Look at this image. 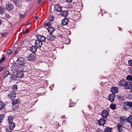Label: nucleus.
I'll return each mask as SVG.
<instances>
[{
    "label": "nucleus",
    "instance_id": "58",
    "mask_svg": "<svg viewBox=\"0 0 132 132\" xmlns=\"http://www.w3.org/2000/svg\"><path fill=\"white\" fill-rule=\"evenodd\" d=\"M131 123V127H132V122L131 123Z\"/></svg>",
    "mask_w": 132,
    "mask_h": 132
},
{
    "label": "nucleus",
    "instance_id": "3",
    "mask_svg": "<svg viewBox=\"0 0 132 132\" xmlns=\"http://www.w3.org/2000/svg\"><path fill=\"white\" fill-rule=\"evenodd\" d=\"M27 58L29 60L31 61H35L36 59V56L34 53H32L30 54Z\"/></svg>",
    "mask_w": 132,
    "mask_h": 132
},
{
    "label": "nucleus",
    "instance_id": "28",
    "mask_svg": "<svg viewBox=\"0 0 132 132\" xmlns=\"http://www.w3.org/2000/svg\"><path fill=\"white\" fill-rule=\"evenodd\" d=\"M19 100H20L18 98L16 99L14 101H12V105H15L16 104L18 103L19 102Z\"/></svg>",
    "mask_w": 132,
    "mask_h": 132
},
{
    "label": "nucleus",
    "instance_id": "25",
    "mask_svg": "<svg viewBox=\"0 0 132 132\" xmlns=\"http://www.w3.org/2000/svg\"><path fill=\"white\" fill-rule=\"evenodd\" d=\"M127 121L129 123L132 122V115H130L127 119Z\"/></svg>",
    "mask_w": 132,
    "mask_h": 132
},
{
    "label": "nucleus",
    "instance_id": "10",
    "mask_svg": "<svg viewBox=\"0 0 132 132\" xmlns=\"http://www.w3.org/2000/svg\"><path fill=\"white\" fill-rule=\"evenodd\" d=\"M115 95L113 94H110L108 97V99L111 102H113L115 98Z\"/></svg>",
    "mask_w": 132,
    "mask_h": 132
},
{
    "label": "nucleus",
    "instance_id": "13",
    "mask_svg": "<svg viewBox=\"0 0 132 132\" xmlns=\"http://www.w3.org/2000/svg\"><path fill=\"white\" fill-rule=\"evenodd\" d=\"M99 125L103 126L106 122V120L103 118H101L98 121Z\"/></svg>",
    "mask_w": 132,
    "mask_h": 132
},
{
    "label": "nucleus",
    "instance_id": "63",
    "mask_svg": "<svg viewBox=\"0 0 132 132\" xmlns=\"http://www.w3.org/2000/svg\"><path fill=\"white\" fill-rule=\"evenodd\" d=\"M52 0H50V1H52Z\"/></svg>",
    "mask_w": 132,
    "mask_h": 132
},
{
    "label": "nucleus",
    "instance_id": "19",
    "mask_svg": "<svg viewBox=\"0 0 132 132\" xmlns=\"http://www.w3.org/2000/svg\"><path fill=\"white\" fill-rule=\"evenodd\" d=\"M16 76L14 74H11L10 76V79L11 81L14 80L16 79Z\"/></svg>",
    "mask_w": 132,
    "mask_h": 132
},
{
    "label": "nucleus",
    "instance_id": "54",
    "mask_svg": "<svg viewBox=\"0 0 132 132\" xmlns=\"http://www.w3.org/2000/svg\"><path fill=\"white\" fill-rule=\"evenodd\" d=\"M64 116H65L64 115V116H62V117H61V118H62L63 117H64Z\"/></svg>",
    "mask_w": 132,
    "mask_h": 132
},
{
    "label": "nucleus",
    "instance_id": "8",
    "mask_svg": "<svg viewBox=\"0 0 132 132\" xmlns=\"http://www.w3.org/2000/svg\"><path fill=\"white\" fill-rule=\"evenodd\" d=\"M124 86L126 89H132V83L129 82H125Z\"/></svg>",
    "mask_w": 132,
    "mask_h": 132
},
{
    "label": "nucleus",
    "instance_id": "35",
    "mask_svg": "<svg viewBox=\"0 0 132 132\" xmlns=\"http://www.w3.org/2000/svg\"><path fill=\"white\" fill-rule=\"evenodd\" d=\"M75 105V103L73 102H70L69 104V106L70 107L74 106Z\"/></svg>",
    "mask_w": 132,
    "mask_h": 132
},
{
    "label": "nucleus",
    "instance_id": "31",
    "mask_svg": "<svg viewBox=\"0 0 132 132\" xmlns=\"http://www.w3.org/2000/svg\"><path fill=\"white\" fill-rule=\"evenodd\" d=\"M126 78L127 80L128 81H132V76L131 75H128Z\"/></svg>",
    "mask_w": 132,
    "mask_h": 132
},
{
    "label": "nucleus",
    "instance_id": "46",
    "mask_svg": "<svg viewBox=\"0 0 132 132\" xmlns=\"http://www.w3.org/2000/svg\"><path fill=\"white\" fill-rule=\"evenodd\" d=\"M5 17L8 19H10V15L9 14H6V16H5Z\"/></svg>",
    "mask_w": 132,
    "mask_h": 132
},
{
    "label": "nucleus",
    "instance_id": "44",
    "mask_svg": "<svg viewBox=\"0 0 132 132\" xmlns=\"http://www.w3.org/2000/svg\"><path fill=\"white\" fill-rule=\"evenodd\" d=\"M7 34L6 32H5L4 33H2L1 34V36L2 37H3L4 36H6L7 35Z\"/></svg>",
    "mask_w": 132,
    "mask_h": 132
},
{
    "label": "nucleus",
    "instance_id": "34",
    "mask_svg": "<svg viewBox=\"0 0 132 132\" xmlns=\"http://www.w3.org/2000/svg\"><path fill=\"white\" fill-rule=\"evenodd\" d=\"M4 117V115L2 114L0 116V122H3V119Z\"/></svg>",
    "mask_w": 132,
    "mask_h": 132
},
{
    "label": "nucleus",
    "instance_id": "37",
    "mask_svg": "<svg viewBox=\"0 0 132 132\" xmlns=\"http://www.w3.org/2000/svg\"><path fill=\"white\" fill-rule=\"evenodd\" d=\"M12 108L13 109V110H15V109L19 108V106L18 105H16L15 106V105H13Z\"/></svg>",
    "mask_w": 132,
    "mask_h": 132
},
{
    "label": "nucleus",
    "instance_id": "21",
    "mask_svg": "<svg viewBox=\"0 0 132 132\" xmlns=\"http://www.w3.org/2000/svg\"><path fill=\"white\" fill-rule=\"evenodd\" d=\"M127 106H128L130 110H132V102H127L125 103Z\"/></svg>",
    "mask_w": 132,
    "mask_h": 132
},
{
    "label": "nucleus",
    "instance_id": "7",
    "mask_svg": "<svg viewBox=\"0 0 132 132\" xmlns=\"http://www.w3.org/2000/svg\"><path fill=\"white\" fill-rule=\"evenodd\" d=\"M101 115L104 118H106L109 115V112L107 110H104L101 112Z\"/></svg>",
    "mask_w": 132,
    "mask_h": 132
},
{
    "label": "nucleus",
    "instance_id": "55",
    "mask_svg": "<svg viewBox=\"0 0 132 132\" xmlns=\"http://www.w3.org/2000/svg\"><path fill=\"white\" fill-rule=\"evenodd\" d=\"M121 30V28H119V30Z\"/></svg>",
    "mask_w": 132,
    "mask_h": 132
},
{
    "label": "nucleus",
    "instance_id": "52",
    "mask_svg": "<svg viewBox=\"0 0 132 132\" xmlns=\"http://www.w3.org/2000/svg\"><path fill=\"white\" fill-rule=\"evenodd\" d=\"M2 21L0 19V25L2 24Z\"/></svg>",
    "mask_w": 132,
    "mask_h": 132
},
{
    "label": "nucleus",
    "instance_id": "2",
    "mask_svg": "<svg viewBox=\"0 0 132 132\" xmlns=\"http://www.w3.org/2000/svg\"><path fill=\"white\" fill-rule=\"evenodd\" d=\"M120 122L121 123H119L117 125V128L118 132H121L122 131L123 128V125L122 124L123 121H124V116H121L120 118Z\"/></svg>",
    "mask_w": 132,
    "mask_h": 132
},
{
    "label": "nucleus",
    "instance_id": "29",
    "mask_svg": "<svg viewBox=\"0 0 132 132\" xmlns=\"http://www.w3.org/2000/svg\"><path fill=\"white\" fill-rule=\"evenodd\" d=\"M112 128L106 127L104 130V132H111Z\"/></svg>",
    "mask_w": 132,
    "mask_h": 132
},
{
    "label": "nucleus",
    "instance_id": "61",
    "mask_svg": "<svg viewBox=\"0 0 132 132\" xmlns=\"http://www.w3.org/2000/svg\"><path fill=\"white\" fill-rule=\"evenodd\" d=\"M75 88H73V89H75Z\"/></svg>",
    "mask_w": 132,
    "mask_h": 132
},
{
    "label": "nucleus",
    "instance_id": "56",
    "mask_svg": "<svg viewBox=\"0 0 132 132\" xmlns=\"http://www.w3.org/2000/svg\"><path fill=\"white\" fill-rule=\"evenodd\" d=\"M126 108H126L125 107H124V109H125V110H126Z\"/></svg>",
    "mask_w": 132,
    "mask_h": 132
},
{
    "label": "nucleus",
    "instance_id": "62",
    "mask_svg": "<svg viewBox=\"0 0 132 132\" xmlns=\"http://www.w3.org/2000/svg\"><path fill=\"white\" fill-rule=\"evenodd\" d=\"M125 81H124V82H125Z\"/></svg>",
    "mask_w": 132,
    "mask_h": 132
},
{
    "label": "nucleus",
    "instance_id": "30",
    "mask_svg": "<svg viewBox=\"0 0 132 132\" xmlns=\"http://www.w3.org/2000/svg\"><path fill=\"white\" fill-rule=\"evenodd\" d=\"M5 9L0 6V14H2L4 13Z\"/></svg>",
    "mask_w": 132,
    "mask_h": 132
},
{
    "label": "nucleus",
    "instance_id": "43",
    "mask_svg": "<svg viewBox=\"0 0 132 132\" xmlns=\"http://www.w3.org/2000/svg\"><path fill=\"white\" fill-rule=\"evenodd\" d=\"M5 57H2L1 60H0V63H1L2 62L4 61H5Z\"/></svg>",
    "mask_w": 132,
    "mask_h": 132
},
{
    "label": "nucleus",
    "instance_id": "9",
    "mask_svg": "<svg viewBox=\"0 0 132 132\" xmlns=\"http://www.w3.org/2000/svg\"><path fill=\"white\" fill-rule=\"evenodd\" d=\"M17 62L18 64L23 66L24 63V59L22 57H20L18 59Z\"/></svg>",
    "mask_w": 132,
    "mask_h": 132
},
{
    "label": "nucleus",
    "instance_id": "5",
    "mask_svg": "<svg viewBox=\"0 0 132 132\" xmlns=\"http://www.w3.org/2000/svg\"><path fill=\"white\" fill-rule=\"evenodd\" d=\"M56 37L55 36V35H53L52 34H50L48 36L47 38L48 40L51 41H53L54 40Z\"/></svg>",
    "mask_w": 132,
    "mask_h": 132
},
{
    "label": "nucleus",
    "instance_id": "20",
    "mask_svg": "<svg viewBox=\"0 0 132 132\" xmlns=\"http://www.w3.org/2000/svg\"><path fill=\"white\" fill-rule=\"evenodd\" d=\"M37 50V48L34 46H32L30 47V51L34 53L36 52Z\"/></svg>",
    "mask_w": 132,
    "mask_h": 132
},
{
    "label": "nucleus",
    "instance_id": "49",
    "mask_svg": "<svg viewBox=\"0 0 132 132\" xmlns=\"http://www.w3.org/2000/svg\"><path fill=\"white\" fill-rule=\"evenodd\" d=\"M38 18V16L36 15L35 16V19H37Z\"/></svg>",
    "mask_w": 132,
    "mask_h": 132
},
{
    "label": "nucleus",
    "instance_id": "48",
    "mask_svg": "<svg viewBox=\"0 0 132 132\" xmlns=\"http://www.w3.org/2000/svg\"><path fill=\"white\" fill-rule=\"evenodd\" d=\"M42 0H38V4H40Z\"/></svg>",
    "mask_w": 132,
    "mask_h": 132
},
{
    "label": "nucleus",
    "instance_id": "1",
    "mask_svg": "<svg viewBox=\"0 0 132 132\" xmlns=\"http://www.w3.org/2000/svg\"><path fill=\"white\" fill-rule=\"evenodd\" d=\"M16 69L14 65H13L11 67V70L12 71L15 72H17V74L16 75V77L21 78L23 77L24 76V72L23 71L19 70L17 71V69Z\"/></svg>",
    "mask_w": 132,
    "mask_h": 132
},
{
    "label": "nucleus",
    "instance_id": "53",
    "mask_svg": "<svg viewBox=\"0 0 132 132\" xmlns=\"http://www.w3.org/2000/svg\"><path fill=\"white\" fill-rule=\"evenodd\" d=\"M20 17L21 18H23L24 16L23 15H20Z\"/></svg>",
    "mask_w": 132,
    "mask_h": 132
},
{
    "label": "nucleus",
    "instance_id": "50",
    "mask_svg": "<svg viewBox=\"0 0 132 132\" xmlns=\"http://www.w3.org/2000/svg\"><path fill=\"white\" fill-rule=\"evenodd\" d=\"M27 21H26V22L27 23V25H30V24H31V22H30V23H27Z\"/></svg>",
    "mask_w": 132,
    "mask_h": 132
},
{
    "label": "nucleus",
    "instance_id": "4",
    "mask_svg": "<svg viewBox=\"0 0 132 132\" xmlns=\"http://www.w3.org/2000/svg\"><path fill=\"white\" fill-rule=\"evenodd\" d=\"M16 93L14 91H11L9 94L8 96L11 98V100H13L16 97Z\"/></svg>",
    "mask_w": 132,
    "mask_h": 132
},
{
    "label": "nucleus",
    "instance_id": "12",
    "mask_svg": "<svg viewBox=\"0 0 132 132\" xmlns=\"http://www.w3.org/2000/svg\"><path fill=\"white\" fill-rule=\"evenodd\" d=\"M38 39L41 41L42 42H45L46 39V38L43 35H38L37 36Z\"/></svg>",
    "mask_w": 132,
    "mask_h": 132
},
{
    "label": "nucleus",
    "instance_id": "51",
    "mask_svg": "<svg viewBox=\"0 0 132 132\" xmlns=\"http://www.w3.org/2000/svg\"><path fill=\"white\" fill-rule=\"evenodd\" d=\"M72 0H66V1L69 2H71L72 1Z\"/></svg>",
    "mask_w": 132,
    "mask_h": 132
},
{
    "label": "nucleus",
    "instance_id": "42",
    "mask_svg": "<svg viewBox=\"0 0 132 132\" xmlns=\"http://www.w3.org/2000/svg\"><path fill=\"white\" fill-rule=\"evenodd\" d=\"M12 52V50L10 49H9L7 50V54H11Z\"/></svg>",
    "mask_w": 132,
    "mask_h": 132
},
{
    "label": "nucleus",
    "instance_id": "57",
    "mask_svg": "<svg viewBox=\"0 0 132 132\" xmlns=\"http://www.w3.org/2000/svg\"><path fill=\"white\" fill-rule=\"evenodd\" d=\"M118 97H120V98L121 97V96H118Z\"/></svg>",
    "mask_w": 132,
    "mask_h": 132
},
{
    "label": "nucleus",
    "instance_id": "15",
    "mask_svg": "<svg viewBox=\"0 0 132 132\" xmlns=\"http://www.w3.org/2000/svg\"><path fill=\"white\" fill-rule=\"evenodd\" d=\"M35 44L37 47L40 48L41 47L43 43L41 41L38 39L36 40Z\"/></svg>",
    "mask_w": 132,
    "mask_h": 132
},
{
    "label": "nucleus",
    "instance_id": "45",
    "mask_svg": "<svg viewBox=\"0 0 132 132\" xmlns=\"http://www.w3.org/2000/svg\"><path fill=\"white\" fill-rule=\"evenodd\" d=\"M129 64L130 65H132V60H130L128 61Z\"/></svg>",
    "mask_w": 132,
    "mask_h": 132
},
{
    "label": "nucleus",
    "instance_id": "27",
    "mask_svg": "<svg viewBox=\"0 0 132 132\" xmlns=\"http://www.w3.org/2000/svg\"><path fill=\"white\" fill-rule=\"evenodd\" d=\"M116 105L113 103H112L110 105V108L113 110L116 109Z\"/></svg>",
    "mask_w": 132,
    "mask_h": 132
},
{
    "label": "nucleus",
    "instance_id": "38",
    "mask_svg": "<svg viewBox=\"0 0 132 132\" xmlns=\"http://www.w3.org/2000/svg\"><path fill=\"white\" fill-rule=\"evenodd\" d=\"M5 67L4 64H2L1 66H0V72H1L4 69Z\"/></svg>",
    "mask_w": 132,
    "mask_h": 132
},
{
    "label": "nucleus",
    "instance_id": "23",
    "mask_svg": "<svg viewBox=\"0 0 132 132\" xmlns=\"http://www.w3.org/2000/svg\"><path fill=\"white\" fill-rule=\"evenodd\" d=\"M5 108V104L4 103L1 101H0V110H1Z\"/></svg>",
    "mask_w": 132,
    "mask_h": 132
},
{
    "label": "nucleus",
    "instance_id": "18",
    "mask_svg": "<svg viewBox=\"0 0 132 132\" xmlns=\"http://www.w3.org/2000/svg\"><path fill=\"white\" fill-rule=\"evenodd\" d=\"M48 32L50 34H53V32L55 30V29L52 25L48 28Z\"/></svg>",
    "mask_w": 132,
    "mask_h": 132
},
{
    "label": "nucleus",
    "instance_id": "17",
    "mask_svg": "<svg viewBox=\"0 0 132 132\" xmlns=\"http://www.w3.org/2000/svg\"><path fill=\"white\" fill-rule=\"evenodd\" d=\"M68 10H65L62 11L61 14V15L64 17H66L68 15Z\"/></svg>",
    "mask_w": 132,
    "mask_h": 132
},
{
    "label": "nucleus",
    "instance_id": "60",
    "mask_svg": "<svg viewBox=\"0 0 132 132\" xmlns=\"http://www.w3.org/2000/svg\"><path fill=\"white\" fill-rule=\"evenodd\" d=\"M130 96V95H129V96H128V97H129V98H130V97H129V96Z\"/></svg>",
    "mask_w": 132,
    "mask_h": 132
},
{
    "label": "nucleus",
    "instance_id": "59",
    "mask_svg": "<svg viewBox=\"0 0 132 132\" xmlns=\"http://www.w3.org/2000/svg\"><path fill=\"white\" fill-rule=\"evenodd\" d=\"M58 125L59 126H60V125L59 124H58Z\"/></svg>",
    "mask_w": 132,
    "mask_h": 132
},
{
    "label": "nucleus",
    "instance_id": "41",
    "mask_svg": "<svg viewBox=\"0 0 132 132\" xmlns=\"http://www.w3.org/2000/svg\"><path fill=\"white\" fill-rule=\"evenodd\" d=\"M29 32V30L28 28H27L26 29L25 31H23V35L25 34L26 33H28Z\"/></svg>",
    "mask_w": 132,
    "mask_h": 132
},
{
    "label": "nucleus",
    "instance_id": "6",
    "mask_svg": "<svg viewBox=\"0 0 132 132\" xmlns=\"http://www.w3.org/2000/svg\"><path fill=\"white\" fill-rule=\"evenodd\" d=\"M6 9L8 11H12L14 9V6L11 3H8L6 5Z\"/></svg>",
    "mask_w": 132,
    "mask_h": 132
},
{
    "label": "nucleus",
    "instance_id": "11",
    "mask_svg": "<svg viewBox=\"0 0 132 132\" xmlns=\"http://www.w3.org/2000/svg\"><path fill=\"white\" fill-rule=\"evenodd\" d=\"M119 88L116 87H112L111 88V91L112 94H115L117 93L118 91Z\"/></svg>",
    "mask_w": 132,
    "mask_h": 132
},
{
    "label": "nucleus",
    "instance_id": "47",
    "mask_svg": "<svg viewBox=\"0 0 132 132\" xmlns=\"http://www.w3.org/2000/svg\"><path fill=\"white\" fill-rule=\"evenodd\" d=\"M129 72L132 75V68H131L129 69Z\"/></svg>",
    "mask_w": 132,
    "mask_h": 132
},
{
    "label": "nucleus",
    "instance_id": "16",
    "mask_svg": "<svg viewBox=\"0 0 132 132\" xmlns=\"http://www.w3.org/2000/svg\"><path fill=\"white\" fill-rule=\"evenodd\" d=\"M69 19L67 18H64L62 20V25L63 26L67 25L69 22Z\"/></svg>",
    "mask_w": 132,
    "mask_h": 132
},
{
    "label": "nucleus",
    "instance_id": "32",
    "mask_svg": "<svg viewBox=\"0 0 132 132\" xmlns=\"http://www.w3.org/2000/svg\"><path fill=\"white\" fill-rule=\"evenodd\" d=\"M118 84L120 86H123L124 85V79H123L119 82Z\"/></svg>",
    "mask_w": 132,
    "mask_h": 132
},
{
    "label": "nucleus",
    "instance_id": "40",
    "mask_svg": "<svg viewBox=\"0 0 132 132\" xmlns=\"http://www.w3.org/2000/svg\"><path fill=\"white\" fill-rule=\"evenodd\" d=\"M54 18L51 15L49 17V19L50 21H51L54 20Z\"/></svg>",
    "mask_w": 132,
    "mask_h": 132
},
{
    "label": "nucleus",
    "instance_id": "33",
    "mask_svg": "<svg viewBox=\"0 0 132 132\" xmlns=\"http://www.w3.org/2000/svg\"><path fill=\"white\" fill-rule=\"evenodd\" d=\"M10 74V72L8 70L6 71L4 75V78H5L7 77Z\"/></svg>",
    "mask_w": 132,
    "mask_h": 132
},
{
    "label": "nucleus",
    "instance_id": "39",
    "mask_svg": "<svg viewBox=\"0 0 132 132\" xmlns=\"http://www.w3.org/2000/svg\"><path fill=\"white\" fill-rule=\"evenodd\" d=\"M51 25V23L48 22L47 23H45L44 25V26H48V27H50Z\"/></svg>",
    "mask_w": 132,
    "mask_h": 132
},
{
    "label": "nucleus",
    "instance_id": "24",
    "mask_svg": "<svg viewBox=\"0 0 132 132\" xmlns=\"http://www.w3.org/2000/svg\"><path fill=\"white\" fill-rule=\"evenodd\" d=\"M54 35L56 37H55L56 39L57 38L59 37L62 38L63 37V35L62 34L58 33V32L55 33V34Z\"/></svg>",
    "mask_w": 132,
    "mask_h": 132
},
{
    "label": "nucleus",
    "instance_id": "22",
    "mask_svg": "<svg viewBox=\"0 0 132 132\" xmlns=\"http://www.w3.org/2000/svg\"><path fill=\"white\" fill-rule=\"evenodd\" d=\"M14 117L12 116H9L7 119V121L9 123H13V121Z\"/></svg>",
    "mask_w": 132,
    "mask_h": 132
},
{
    "label": "nucleus",
    "instance_id": "26",
    "mask_svg": "<svg viewBox=\"0 0 132 132\" xmlns=\"http://www.w3.org/2000/svg\"><path fill=\"white\" fill-rule=\"evenodd\" d=\"M9 124L10 128L11 130H12L15 127V123H9Z\"/></svg>",
    "mask_w": 132,
    "mask_h": 132
},
{
    "label": "nucleus",
    "instance_id": "14",
    "mask_svg": "<svg viewBox=\"0 0 132 132\" xmlns=\"http://www.w3.org/2000/svg\"><path fill=\"white\" fill-rule=\"evenodd\" d=\"M54 8V10L57 11L61 12L62 11V7L60 6V5H55Z\"/></svg>",
    "mask_w": 132,
    "mask_h": 132
},
{
    "label": "nucleus",
    "instance_id": "36",
    "mask_svg": "<svg viewBox=\"0 0 132 132\" xmlns=\"http://www.w3.org/2000/svg\"><path fill=\"white\" fill-rule=\"evenodd\" d=\"M17 86L16 84H15L14 85L12 88V89L13 90L15 91H16L17 89Z\"/></svg>",
    "mask_w": 132,
    "mask_h": 132
}]
</instances>
